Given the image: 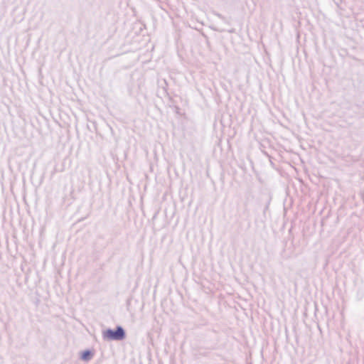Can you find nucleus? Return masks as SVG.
Wrapping results in <instances>:
<instances>
[{"label":"nucleus","mask_w":364,"mask_h":364,"mask_svg":"<svg viewBox=\"0 0 364 364\" xmlns=\"http://www.w3.org/2000/svg\"><path fill=\"white\" fill-rule=\"evenodd\" d=\"M104 337L107 340H122L124 338V332L121 327H117L115 331L108 329L104 332Z\"/></svg>","instance_id":"1"},{"label":"nucleus","mask_w":364,"mask_h":364,"mask_svg":"<svg viewBox=\"0 0 364 364\" xmlns=\"http://www.w3.org/2000/svg\"><path fill=\"white\" fill-rule=\"evenodd\" d=\"M91 354L90 351H84L82 354V358L85 360H87L90 358Z\"/></svg>","instance_id":"2"}]
</instances>
